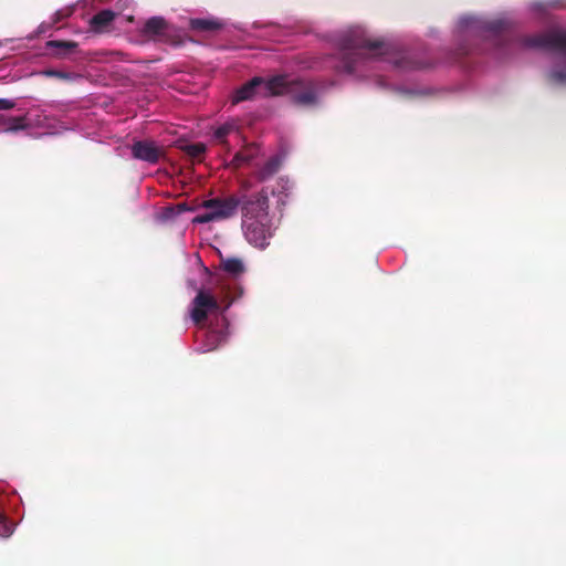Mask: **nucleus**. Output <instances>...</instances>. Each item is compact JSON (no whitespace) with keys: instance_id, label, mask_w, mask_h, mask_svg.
Segmentation results:
<instances>
[{"instance_id":"1","label":"nucleus","mask_w":566,"mask_h":566,"mask_svg":"<svg viewBox=\"0 0 566 566\" xmlns=\"http://www.w3.org/2000/svg\"><path fill=\"white\" fill-rule=\"evenodd\" d=\"M339 46L343 69L353 73L358 62L382 55L386 45L382 41L369 39L364 30L357 28L340 39Z\"/></svg>"},{"instance_id":"2","label":"nucleus","mask_w":566,"mask_h":566,"mask_svg":"<svg viewBox=\"0 0 566 566\" xmlns=\"http://www.w3.org/2000/svg\"><path fill=\"white\" fill-rule=\"evenodd\" d=\"M272 95H290L293 103L300 106H314L318 103V86L310 80L275 76L266 83Z\"/></svg>"},{"instance_id":"3","label":"nucleus","mask_w":566,"mask_h":566,"mask_svg":"<svg viewBox=\"0 0 566 566\" xmlns=\"http://www.w3.org/2000/svg\"><path fill=\"white\" fill-rule=\"evenodd\" d=\"M249 189V184L244 182L241 186V191L237 197L240 198V208L242 213V224L245 221L268 219L269 218V192L262 188L259 192L253 195L245 193Z\"/></svg>"},{"instance_id":"4","label":"nucleus","mask_w":566,"mask_h":566,"mask_svg":"<svg viewBox=\"0 0 566 566\" xmlns=\"http://www.w3.org/2000/svg\"><path fill=\"white\" fill-rule=\"evenodd\" d=\"M517 42L526 49H542L566 54V31L564 30L522 35L517 39Z\"/></svg>"},{"instance_id":"5","label":"nucleus","mask_w":566,"mask_h":566,"mask_svg":"<svg viewBox=\"0 0 566 566\" xmlns=\"http://www.w3.org/2000/svg\"><path fill=\"white\" fill-rule=\"evenodd\" d=\"M191 306V318L197 325H202L207 321L209 313L222 314L224 312L218 297L210 290L203 287L198 290Z\"/></svg>"},{"instance_id":"6","label":"nucleus","mask_w":566,"mask_h":566,"mask_svg":"<svg viewBox=\"0 0 566 566\" xmlns=\"http://www.w3.org/2000/svg\"><path fill=\"white\" fill-rule=\"evenodd\" d=\"M242 229L245 239L255 248L264 249L270 244V239L273 235L270 218L245 221Z\"/></svg>"},{"instance_id":"7","label":"nucleus","mask_w":566,"mask_h":566,"mask_svg":"<svg viewBox=\"0 0 566 566\" xmlns=\"http://www.w3.org/2000/svg\"><path fill=\"white\" fill-rule=\"evenodd\" d=\"M132 157L137 160L156 165L165 157L164 146L158 145L151 139L136 140L130 146Z\"/></svg>"},{"instance_id":"8","label":"nucleus","mask_w":566,"mask_h":566,"mask_svg":"<svg viewBox=\"0 0 566 566\" xmlns=\"http://www.w3.org/2000/svg\"><path fill=\"white\" fill-rule=\"evenodd\" d=\"M240 206V198L231 195L224 198H212L203 201L202 207L214 213L217 221L227 220L237 214Z\"/></svg>"},{"instance_id":"9","label":"nucleus","mask_w":566,"mask_h":566,"mask_svg":"<svg viewBox=\"0 0 566 566\" xmlns=\"http://www.w3.org/2000/svg\"><path fill=\"white\" fill-rule=\"evenodd\" d=\"M171 33V25L163 17L149 18L142 29L144 36L163 43H175Z\"/></svg>"},{"instance_id":"10","label":"nucleus","mask_w":566,"mask_h":566,"mask_svg":"<svg viewBox=\"0 0 566 566\" xmlns=\"http://www.w3.org/2000/svg\"><path fill=\"white\" fill-rule=\"evenodd\" d=\"M264 84V81L262 77L255 76L249 82L244 83L242 86L237 88L232 95V104H239L244 101L252 99L258 90Z\"/></svg>"},{"instance_id":"11","label":"nucleus","mask_w":566,"mask_h":566,"mask_svg":"<svg viewBox=\"0 0 566 566\" xmlns=\"http://www.w3.org/2000/svg\"><path fill=\"white\" fill-rule=\"evenodd\" d=\"M78 44L74 41L50 40L45 43V49L50 55L57 59H65L76 52Z\"/></svg>"},{"instance_id":"12","label":"nucleus","mask_w":566,"mask_h":566,"mask_svg":"<svg viewBox=\"0 0 566 566\" xmlns=\"http://www.w3.org/2000/svg\"><path fill=\"white\" fill-rule=\"evenodd\" d=\"M116 13L109 9H104L94 14L90 20L91 29L95 32H104L115 20Z\"/></svg>"},{"instance_id":"13","label":"nucleus","mask_w":566,"mask_h":566,"mask_svg":"<svg viewBox=\"0 0 566 566\" xmlns=\"http://www.w3.org/2000/svg\"><path fill=\"white\" fill-rule=\"evenodd\" d=\"M189 27L191 30L198 32H213L220 30L223 24L217 19L196 18L190 19Z\"/></svg>"},{"instance_id":"14","label":"nucleus","mask_w":566,"mask_h":566,"mask_svg":"<svg viewBox=\"0 0 566 566\" xmlns=\"http://www.w3.org/2000/svg\"><path fill=\"white\" fill-rule=\"evenodd\" d=\"M227 338L224 329L209 328L206 332L205 350L210 352L218 348Z\"/></svg>"},{"instance_id":"15","label":"nucleus","mask_w":566,"mask_h":566,"mask_svg":"<svg viewBox=\"0 0 566 566\" xmlns=\"http://www.w3.org/2000/svg\"><path fill=\"white\" fill-rule=\"evenodd\" d=\"M281 167V160L279 157L274 156L266 160V163L259 168L255 172L258 180L265 181L274 176Z\"/></svg>"},{"instance_id":"16","label":"nucleus","mask_w":566,"mask_h":566,"mask_svg":"<svg viewBox=\"0 0 566 566\" xmlns=\"http://www.w3.org/2000/svg\"><path fill=\"white\" fill-rule=\"evenodd\" d=\"M259 155V146L250 144L238 151L233 158V165L240 167L244 164H250Z\"/></svg>"},{"instance_id":"17","label":"nucleus","mask_w":566,"mask_h":566,"mask_svg":"<svg viewBox=\"0 0 566 566\" xmlns=\"http://www.w3.org/2000/svg\"><path fill=\"white\" fill-rule=\"evenodd\" d=\"M220 268L233 277L241 275L245 271L244 263L239 258H221Z\"/></svg>"},{"instance_id":"18","label":"nucleus","mask_w":566,"mask_h":566,"mask_svg":"<svg viewBox=\"0 0 566 566\" xmlns=\"http://www.w3.org/2000/svg\"><path fill=\"white\" fill-rule=\"evenodd\" d=\"M510 28V22L505 19H494L483 23L482 29L492 36H500Z\"/></svg>"},{"instance_id":"19","label":"nucleus","mask_w":566,"mask_h":566,"mask_svg":"<svg viewBox=\"0 0 566 566\" xmlns=\"http://www.w3.org/2000/svg\"><path fill=\"white\" fill-rule=\"evenodd\" d=\"M547 80L553 85H566V62L553 67L547 74Z\"/></svg>"},{"instance_id":"20","label":"nucleus","mask_w":566,"mask_h":566,"mask_svg":"<svg viewBox=\"0 0 566 566\" xmlns=\"http://www.w3.org/2000/svg\"><path fill=\"white\" fill-rule=\"evenodd\" d=\"M28 127L25 116L9 117L7 119V127L4 132H18Z\"/></svg>"},{"instance_id":"21","label":"nucleus","mask_w":566,"mask_h":566,"mask_svg":"<svg viewBox=\"0 0 566 566\" xmlns=\"http://www.w3.org/2000/svg\"><path fill=\"white\" fill-rule=\"evenodd\" d=\"M181 150L191 158H198L206 151V146L202 143L187 144L181 146Z\"/></svg>"},{"instance_id":"22","label":"nucleus","mask_w":566,"mask_h":566,"mask_svg":"<svg viewBox=\"0 0 566 566\" xmlns=\"http://www.w3.org/2000/svg\"><path fill=\"white\" fill-rule=\"evenodd\" d=\"M233 125L231 124H223L221 126H219L216 130H214V139L218 140L219 143L221 144H224L227 143V136L233 130Z\"/></svg>"},{"instance_id":"23","label":"nucleus","mask_w":566,"mask_h":566,"mask_svg":"<svg viewBox=\"0 0 566 566\" xmlns=\"http://www.w3.org/2000/svg\"><path fill=\"white\" fill-rule=\"evenodd\" d=\"M42 74L48 77H56L60 80H71L73 77V75L71 73L54 70V69L44 70V71H42Z\"/></svg>"},{"instance_id":"24","label":"nucleus","mask_w":566,"mask_h":566,"mask_svg":"<svg viewBox=\"0 0 566 566\" xmlns=\"http://www.w3.org/2000/svg\"><path fill=\"white\" fill-rule=\"evenodd\" d=\"M213 221H217V219L211 210L197 214L192 220L193 223H209Z\"/></svg>"},{"instance_id":"25","label":"nucleus","mask_w":566,"mask_h":566,"mask_svg":"<svg viewBox=\"0 0 566 566\" xmlns=\"http://www.w3.org/2000/svg\"><path fill=\"white\" fill-rule=\"evenodd\" d=\"M398 66L401 69H422V67H424L423 64L418 63V62H411L409 60H401L398 63Z\"/></svg>"},{"instance_id":"26","label":"nucleus","mask_w":566,"mask_h":566,"mask_svg":"<svg viewBox=\"0 0 566 566\" xmlns=\"http://www.w3.org/2000/svg\"><path fill=\"white\" fill-rule=\"evenodd\" d=\"M11 533L9 525L6 522L4 516L0 513V535L8 536Z\"/></svg>"},{"instance_id":"27","label":"nucleus","mask_w":566,"mask_h":566,"mask_svg":"<svg viewBox=\"0 0 566 566\" xmlns=\"http://www.w3.org/2000/svg\"><path fill=\"white\" fill-rule=\"evenodd\" d=\"M14 106H15L14 101L8 99V98H0V109L1 111H9V109L14 108Z\"/></svg>"},{"instance_id":"28","label":"nucleus","mask_w":566,"mask_h":566,"mask_svg":"<svg viewBox=\"0 0 566 566\" xmlns=\"http://www.w3.org/2000/svg\"><path fill=\"white\" fill-rule=\"evenodd\" d=\"M533 7L535 10L542 11L546 8V3L543 1H539V2H535Z\"/></svg>"},{"instance_id":"29","label":"nucleus","mask_w":566,"mask_h":566,"mask_svg":"<svg viewBox=\"0 0 566 566\" xmlns=\"http://www.w3.org/2000/svg\"><path fill=\"white\" fill-rule=\"evenodd\" d=\"M205 273H206L209 277H211V273H210V271H209V269H208V268H205Z\"/></svg>"},{"instance_id":"30","label":"nucleus","mask_w":566,"mask_h":566,"mask_svg":"<svg viewBox=\"0 0 566 566\" xmlns=\"http://www.w3.org/2000/svg\"><path fill=\"white\" fill-rule=\"evenodd\" d=\"M2 117H3V116H2V115H0V119H2Z\"/></svg>"}]
</instances>
